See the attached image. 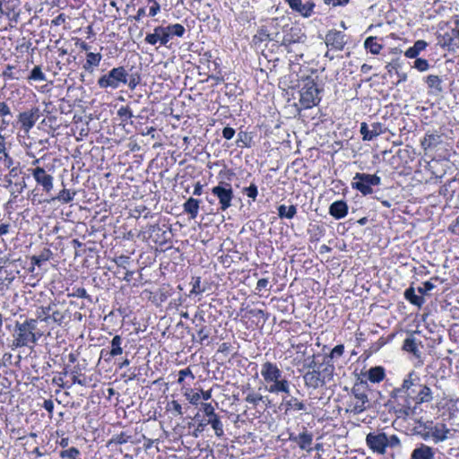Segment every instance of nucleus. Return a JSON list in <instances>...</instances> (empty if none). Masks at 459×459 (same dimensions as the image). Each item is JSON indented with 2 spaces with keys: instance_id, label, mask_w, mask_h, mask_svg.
Here are the masks:
<instances>
[{
  "instance_id": "50",
  "label": "nucleus",
  "mask_w": 459,
  "mask_h": 459,
  "mask_svg": "<svg viewBox=\"0 0 459 459\" xmlns=\"http://www.w3.org/2000/svg\"><path fill=\"white\" fill-rule=\"evenodd\" d=\"M148 3L152 4L149 9V16H156L160 11V3L157 0H148Z\"/></svg>"
},
{
  "instance_id": "41",
  "label": "nucleus",
  "mask_w": 459,
  "mask_h": 459,
  "mask_svg": "<svg viewBox=\"0 0 459 459\" xmlns=\"http://www.w3.org/2000/svg\"><path fill=\"white\" fill-rule=\"evenodd\" d=\"M245 401L247 403L252 404L253 406H256L259 404V403L264 401V396L259 393H255V392L252 391L247 394V395L245 398Z\"/></svg>"
},
{
  "instance_id": "7",
  "label": "nucleus",
  "mask_w": 459,
  "mask_h": 459,
  "mask_svg": "<svg viewBox=\"0 0 459 459\" xmlns=\"http://www.w3.org/2000/svg\"><path fill=\"white\" fill-rule=\"evenodd\" d=\"M318 94L319 90L314 80H306L299 91V103L303 108L307 109L316 106L320 102Z\"/></svg>"
},
{
  "instance_id": "52",
  "label": "nucleus",
  "mask_w": 459,
  "mask_h": 459,
  "mask_svg": "<svg viewBox=\"0 0 459 459\" xmlns=\"http://www.w3.org/2000/svg\"><path fill=\"white\" fill-rule=\"evenodd\" d=\"M188 376L191 377L192 379L195 378V376L193 375V373L189 368L181 369L178 372V384H182L184 382V379L186 378V377H188Z\"/></svg>"
},
{
  "instance_id": "17",
  "label": "nucleus",
  "mask_w": 459,
  "mask_h": 459,
  "mask_svg": "<svg viewBox=\"0 0 459 459\" xmlns=\"http://www.w3.org/2000/svg\"><path fill=\"white\" fill-rule=\"evenodd\" d=\"M290 440L298 444L299 447L307 452L312 450L313 435L307 430L299 435H290Z\"/></svg>"
},
{
  "instance_id": "62",
  "label": "nucleus",
  "mask_w": 459,
  "mask_h": 459,
  "mask_svg": "<svg viewBox=\"0 0 459 459\" xmlns=\"http://www.w3.org/2000/svg\"><path fill=\"white\" fill-rule=\"evenodd\" d=\"M11 115V109L5 102H0V116L5 117Z\"/></svg>"
},
{
  "instance_id": "5",
  "label": "nucleus",
  "mask_w": 459,
  "mask_h": 459,
  "mask_svg": "<svg viewBox=\"0 0 459 459\" xmlns=\"http://www.w3.org/2000/svg\"><path fill=\"white\" fill-rule=\"evenodd\" d=\"M126 69L124 66L112 68L107 74L98 79V85L100 89H118L121 85L126 84Z\"/></svg>"
},
{
  "instance_id": "51",
  "label": "nucleus",
  "mask_w": 459,
  "mask_h": 459,
  "mask_svg": "<svg viewBox=\"0 0 459 459\" xmlns=\"http://www.w3.org/2000/svg\"><path fill=\"white\" fill-rule=\"evenodd\" d=\"M117 115L123 121H126L133 117L132 110L128 107H121L117 110Z\"/></svg>"
},
{
  "instance_id": "49",
  "label": "nucleus",
  "mask_w": 459,
  "mask_h": 459,
  "mask_svg": "<svg viewBox=\"0 0 459 459\" xmlns=\"http://www.w3.org/2000/svg\"><path fill=\"white\" fill-rule=\"evenodd\" d=\"M413 67L420 72H425L429 68V65L428 60L423 58H417L414 62Z\"/></svg>"
},
{
  "instance_id": "10",
  "label": "nucleus",
  "mask_w": 459,
  "mask_h": 459,
  "mask_svg": "<svg viewBox=\"0 0 459 459\" xmlns=\"http://www.w3.org/2000/svg\"><path fill=\"white\" fill-rule=\"evenodd\" d=\"M285 1L293 12L298 13L304 18H308L314 13L316 4L313 0H306L305 2L302 0Z\"/></svg>"
},
{
  "instance_id": "13",
  "label": "nucleus",
  "mask_w": 459,
  "mask_h": 459,
  "mask_svg": "<svg viewBox=\"0 0 459 459\" xmlns=\"http://www.w3.org/2000/svg\"><path fill=\"white\" fill-rule=\"evenodd\" d=\"M420 383V378L414 371H411L403 379L402 385L393 390V396L396 398L405 397L408 391L412 389L413 386H417Z\"/></svg>"
},
{
  "instance_id": "14",
  "label": "nucleus",
  "mask_w": 459,
  "mask_h": 459,
  "mask_svg": "<svg viewBox=\"0 0 459 459\" xmlns=\"http://www.w3.org/2000/svg\"><path fill=\"white\" fill-rule=\"evenodd\" d=\"M144 41L150 45H156L158 42L161 46H167L169 41L167 30L164 26H157L153 29L152 33L145 36Z\"/></svg>"
},
{
  "instance_id": "37",
  "label": "nucleus",
  "mask_w": 459,
  "mask_h": 459,
  "mask_svg": "<svg viewBox=\"0 0 459 459\" xmlns=\"http://www.w3.org/2000/svg\"><path fill=\"white\" fill-rule=\"evenodd\" d=\"M426 83L429 88L434 89L435 91L440 92L442 91V81L437 75L430 74L426 77Z\"/></svg>"
},
{
  "instance_id": "47",
  "label": "nucleus",
  "mask_w": 459,
  "mask_h": 459,
  "mask_svg": "<svg viewBox=\"0 0 459 459\" xmlns=\"http://www.w3.org/2000/svg\"><path fill=\"white\" fill-rule=\"evenodd\" d=\"M243 192L252 201H255V199H256V197L258 195V189H257V186L255 184H251L249 186L245 187L243 189Z\"/></svg>"
},
{
  "instance_id": "63",
  "label": "nucleus",
  "mask_w": 459,
  "mask_h": 459,
  "mask_svg": "<svg viewBox=\"0 0 459 459\" xmlns=\"http://www.w3.org/2000/svg\"><path fill=\"white\" fill-rule=\"evenodd\" d=\"M13 66L11 65H8L5 68V70L3 72V76L7 79H10V80L16 79L13 74Z\"/></svg>"
},
{
  "instance_id": "19",
  "label": "nucleus",
  "mask_w": 459,
  "mask_h": 459,
  "mask_svg": "<svg viewBox=\"0 0 459 459\" xmlns=\"http://www.w3.org/2000/svg\"><path fill=\"white\" fill-rule=\"evenodd\" d=\"M416 387H418L419 390L415 396V403H429L433 401V393L430 387L421 383H420Z\"/></svg>"
},
{
  "instance_id": "61",
  "label": "nucleus",
  "mask_w": 459,
  "mask_h": 459,
  "mask_svg": "<svg viewBox=\"0 0 459 459\" xmlns=\"http://www.w3.org/2000/svg\"><path fill=\"white\" fill-rule=\"evenodd\" d=\"M200 283H201L200 278H196L195 280V281L193 282V287L190 291L191 294H199L204 291V290L200 288Z\"/></svg>"
},
{
  "instance_id": "59",
  "label": "nucleus",
  "mask_w": 459,
  "mask_h": 459,
  "mask_svg": "<svg viewBox=\"0 0 459 459\" xmlns=\"http://www.w3.org/2000/svg\"><path fill=\"white\" fill-rule=\"evenodd\" d=\"M235 135V130L232 128V127H230V126H226L223 128L222 130V136L227 139V140H230L234 137Z\"/></svg>"
},
{
  "instance_id": "1",
  "label": "nucleus",
  "mask_w": 459,
  "mask_h": 459,
  "mask_svg": "<svg viewBox=\"0 0 459 459\" xmlns=\"http://www.w3.org/2000/svg\"><path fill=\"white\" fill-rule=\"evenodd\" d=\"M261 377L265 390L273 394H290V382L274 362L265 361L261 365Z\"/></svg>"
},
{
  "instance_id": "20",
  "label": "nucleus",
  "mask_w": 459,
  "mask_h": 459,
  "mask_svg": "<svg viewBox=\"0 0 459 459\" xmlns=\"http://www.w3.org/2000/svg\"><path fill=\"white\" fill-rule=\"evenodd\" d=\"M303 378L305 385L308 388L316 389L325 385L316 369L307 371Z\"/></svg>"
},
{
  "instance_id": "39",
  "label": "nucleus",
  "mask_w": 459,
  "mask_h": 459,
  "mask_svg": "<svg viewBox=\"0 0 459 459\" xmlns=\"http://www.w3.org/2000/svg\"><path fill=\"white\" fill-rule=\"evenodd\" d=\"M81 453L76 447H70L60 452L59 455L64 459H81L79 458Z\"/></svg>"
},
{
  "instance_id": "58",
  "label": "nucleus",
  "mask_w": 459,
  "mask_h": 459,
  "mask_svg": "<svg viewBox=\"0 0 459 459\" xmlns=\"http://www.w3.org/2000/svg\"><path fill=\"white\" fill-rule=\"evenodd\" d=\"M129 256L120 255L115 260V262L119 267L126 268V265L129 264Z\"/></svg>"
},
{
  "instance_id": "54",
  "label": "nucleus",
  "mask_w": 459,
  "mask_h": 459,
  "mask_svg": "<svg viewBox=\"0 0 459 459\" xmlns=\"http://www.w3.org/2000/svg\"><path fill=\"white\" fill-rule=\"evenodd\" d=\"M344 352V346L342 344L336 345L330 353V358L341 357Z\"/></svg>"
},
{
  "instance_id": "29",
  "label": "nucleus",
  "mask_w": 459,
  "mask_h": 459,
  "mask_svg": "<svg viewBox=\"0 0 459 459\" xmlns=\"http://www.w3.org/2000/svg\"><path fill=\"white\" fill-rule=\"evenodd\" d=\"M123 338L120 335H115L110 342L109 356L114 358L123 353Z\"/></svg>"
},
{
  "instance_id": "16",
  "label": "nucleus",
  "mask_w": 459,
  "mask_h": 459,
  "mask_svg": "<svg viewBox=\"0 0 459 459\" xmlns=\"http://www.w3.org/2000/svg\"><path fill=\"white\" fill-rule=\"evenodd\" d=\"M325 43L335 50H342L345 44V35L337 30L329 31L325 36Z\"/></svg>"
},
{
  "instance_id": "36",
  "label": "nucleus",
  "mask_w": 459,
  "mask_h": 459,
  "mask_svg": "<svg viewBox=\"0 0 459 459\" xmlns=\"http://www.w3.org/2000/svg\"><path fill=\"white\" fill-rule=\"evenodd\" d=\"M208 424L214 429L217 437H221L224 434L223 424L217 415H213V418L208 420Z\"/></svg>"
},
{
  "instance_id": "27",
  "label": "nucleus",
  "mask_w": 459,
  "mask_h": 459,
  "mask_svg": "<svg viewBox=\"0 0 459 459\" xmlns=\"http://www.w3.org/2000/svg\"><path fill=\"white\" fill-rule=\"evenodd\" d=\"M428 44L422 39L417 40L412 47H410L404 53L408 58H416L418 55L427 48Z\"/></svg>"
},
{
  "instance_id": "12",
  "label": "nucleus",
  "mask_w": 459,
  "mask_h": 459,
  "mask_svg": "<svg viewBox=\"0 0 459 459\" xmlns=\"http://www.w3.org/2000/svg\"><path fill=\"white\" fill-rule=\"evenodd\" d=\"M431 423L430 436L435 444L444 442L450 438L453 434L452 430L443 422Z\"/></svg>"
},
{
  "instance_id": "24",
  "label": "nucleus",
  "mask_w": 459,
  "mask_h": 459,
  "mask_svg": "<svg viewBox=\"0 0 459 459\" xmlns=\"http://www.w3.org/2000/svg\"><path fill=\"white\" fill-rule=\"evenodd\" d=\"M200 201L190 197L183 204L184 212L190 215L191 219H195L199 212Z\"/></svg>"
},
{
  "instance_id": "18",
  "label": "nucleus",
  "mask_w": 459,
  "mask_h": 459,
  "mask_svg": "<svg viewBox=\"0 0 459 459\" xmlns=\"http://www.w3.org/2000/svg\"><path fill=\"white\" fill-rule=\"evenodd\" d=\"M410 459H436L435 449L420 443L412 450Z\"/></svg>"
},
{
  "instance_id": "21",
  "label": "nucleus",
  "mask_w": 459,
  "mask_h": 459,
  "mask_svg": "<svg viewBox=\"0 0 459 459\" xmlns=\"http://www.w3.org/2000/svg\"><path fill=\"white\" fill-rule=\"evenodd\" d=\"M329 213L336 220L344 218L348 213V205L344 201H335L329 207Z\"/></svg>"
},
{
  "instance_id": "44",
  "label": "nucleus",
  "mask_w": 459,
  "mask_h": 459,
  "mask_svg": "<svg viewBox=\"0 0 459 459\" xmlns=\"http://www.w3.org/2000/svg\"><path fill=\"white\" fill-rule=\"evenodd\" d=\"M167 411H172L173 414L177 416H182L184 414L182 406L176 400H173L167 404Z\"/></svg>"
},
{
  "instance_id": "9",
  "label": "nucleus",
  "mask_w": 459,
  "mask_h": 459,
  "mask_svg": "<svg viewBox=\"0 0 459 459\" xmlns=\"http://www.w3.org/2000/svg\"><path fill=\"white\" fill-rule=\"evenodd\" d=\"M36 183L42 187L46 193H49L54 187V177L45 170L44 168L37 166L29 169Z\"/></svg>"
},
{
  "instance_id": "56",
  "label": "nucleus",
  "mask_w": 459,
  "mask_h": 459,
  "mask_svg": "<svg viewBox=\"0 0 459 459\" xmlns=\"http://www.w3.org/2000/svg\"><path fill=\"white\" fill-rule=\"evenodd\" d=\"M434 288L435 285L433 283H431L430 281H425L422 287L418 288V291L423 295L432 290Z\"/></svg>"
},
{
  "instance_id": "4",
  "label": "nucleus",
  "mask_w": 459,
  "mask_h": 459,
  "mask_svg": "<svg viewBox=\"0 0 459 459\" xmlns=\"http://www.w3.org/2000/svg\"><path fill=\"white\" fill-rule=\"evenodd\" d=\"M36 328V319H28L23 323H17L13 334V345L15 347H25L35 344L38 340L34 333Z\"/></svg>"
},
{
  "instance_id": "2",
  "label": "nucleus",
  "mask_w": 459,
  "mask_h": 459,
  "mask_svg": "<svg viewBox=\"0 0 459 459\" xmlns=\"http://www.w3.org/2000/svg\"><path fill=\"white\" fill-rule=\"evenodd\" d=\"M369 393L370 389L367 382L356 383L349 393L345 411L350 414L358 415L369 409L371 406L368 398Z\"/></svg>"
},
{
  "instance_id": "43",
  "label": "nucleus",
  "mask_w": 459,
  "mask_h": 459,
  "mask_svg": "<svg viewBox=\"0 0 459 459\" xmlns=\"http://www.w3.org/2000/svg\"><path fill=\"white\" fill-rule=\"evenodd\" d=\"M66 316L65 312L60 310H53L50 312V323H56L58 325H61L65 319Z\"/></svg>"
},
{
  "instance_id": "57",
  "label": "nucleus",
  "mask_w": 459,
  "mask_h": 459,
  "mask_svg": "<svg viewBox=\"0 0 459 459\" xmlns=\"http://www.w3.org/2000/svg\"><path fill=\"white\" fill-rule=\"evenodd\" d=\"M430 429H431V423L430 422H428L427 424L424 425L423 427V429H422V433H421V437L424 439V440H429V439H431L432 440V436H430Z\"/></svg>"
},
{
  "instance_id": "48",
  "label": "nucleus",
  "mask_w": 459,
  "mask_h": 459,
  "mask_svg": "<svg viewBox=\"0 0 459 459\" xmlns=\"http://www.w3.org/2000/svg\"><path fill=\"white\" fill-rule=\"evenodd\" d=\"M69 297L82 298L91 299L90 295L87 293L84 288H75L72 293L68 294Z\"/></svg>"
},
{
  "instance_id": "25",
  "label": "nucleus",
  "mask_w": 459,
  "mask_h": 459,
  "mask_svg": "<svg viewBox=\"0 0 459 459\" xmlns=\"http://www.w3.org/2000/svg\"><path fill=\"white\" fill-rule=\"evenodd\" d=\"M55 306L54 303H50L48 306H40L36 308L35 315L36 320H39L46 324L50 323V312L52 311V307Z\"/></svg>"
},
{
  "instance_id": "45",
  "label": "nucleus",
  "mask_w": 459,
  "mask_h": 459,
  "mask_svg": "<svg viewBox=\"0 0 459 459\" xmlns=\"http://www.w3.org/2000/svg\"><path fill=\"white\" fill-rule=\"evenodd\" d=\"M75 195V193H71L68 189H63L59 192L56 199L64 204L71 202Z\"/></svg>"
},
{
  "instance_id": "26",
  "label": "nucleus",
  "mask_w": 459,
  "mask_h": 459,
  "mask_svg": "<svg viewBox=\"0 0 459 459\" xmlns=\"http://www.w3.org/2000/svg\"><path fill=\"white\" fill-rule=\"evenodd\" d=\"M368 379L372 383H379L385 377V368L381 366L373 367L366 374Z\"/></svg>"
},
{
  "instance_id": "6",
  "label": "nucleus",
  "mask_w": 459,
  "mask_h": 459,
  "mask_svg": "<svg viewBox=\"0 0 459 459\" xmlns=\"http://www.w3.org/2000/svg\"><path fill=\"white\" fill-rule=\"evenodd\" d=\"M381 178L376 174L356 173L351 182V187L358 190L363 195H368L373 193L372 186H379Z\"/></svg>"
},
{
  "instance_id": "8",
  "label": "nucleus",
  "mask_w": 459,
  "mask_h": 459,
  "mask_svg": "<svg viewBox=\"0 0 459 459\" xmlns=\"http://www.w3.org/2000/svg\"><path fill=\"white\" fill-rule=\"evenodd\" d=\"M211 192L218 199L221 211H226L232 205L234 193L230 183L220 182L211 189Z\"/></svg>"
},
{
  "instance_id": "60",
  "label": "nucleus",
  "mask_w": 459,
  "mask_h": 459,
  "mask_svg": "<svg viewBox=\"0 0 459 459\" xmlns=\"http://www.w3.org/2000/svg\"><path fill=\"white\" fill-rule=\"evenodd\" d=\"M203 411L210 418H213V415H216L214 413V407L211 403H203Z\"/></svg>"
},
{
  "instance_id": "23",
  "label": "nucleus",
  "mask_w": 459,
  "mask_h": 459,
  "mask_svg": "<svg viewBox=\"0 0 459 459\" xmlns=\"http://www.w3.org/2000/svg\"><path fill=\"white\" fill-rule=\"evenodd\" d=\"M441 143V136L437 134L427 133L420 142L424 150L432 149Z\"/></svg>"
},
{
  "instance_id": "42",
  "label": "nucleus",
  "mask_w": 459,
  "mask_h": 459,
  "mask_svg": "<svg viewBox=\"0 0 459 459\" xmlns=\"http://www.w3.org/2000/svg\"><path fill=\"white\" fill-rule=\"evenodd\" d=\"M29 80L44 82L47 78L40 66L37 65L31 70Z\"/></svg>"
},
{
  "instance_id": "3",
  "label": "nucleus",
  "mask_w": 459,
  "mask_h": 459,
  "mask_svg": "<svg viewBox=\"0 0 459 459\" xmlns=\"http://www.w3.org/2000/svg\"><path fill=\"white\" fill-rule=\"evenodd\" d=\"M366 445L373 453L379 455L386 454L387 449H401L402 442L397 435H387L383 430L369 432L366 436Z\"/></svg>"
},
{
  "instance_id": "34",
  "label": "nucleus",
  "mask_w": 459,
  "mask_h": 459,
  "mask_svg": "<svg viewBox=\"0 0 459 459\" xmlns=\"http://www.w3.org/2000/svg\"><path fill=\"white\" fill-rule=\"evenodd\" d=\"M169 39H170L172 36L183 37L186 30L185 27L179 23L170 24L165 27Z\"/></svg>"
},
{
  "instance_id": "53",
  "label": "nucleus",
  "mask_w": 459,
  "mask_h": 459,
  "mask_svg": "<svg viewBox=\"0 0 459 459\" xmlns=\"http://www.w3.org/2000/svg\"><path fill=\"white\" fill-rule=\"evenodd\" d=\"M238 139L237 141L238 145L240 147H248V142H247V134L244 132H240L238 134Z\"/></svg>"
},
{
  "instance_id": "30",
  "label": "nucleus",
  "mask_w": 459,
  "mask_h": 459,
  "mask_svg": "<svg viewBox=\"0 0 459 459\" xmlns=\"http://www.w3.org/2000/svg\"><path fill=\"white\" fill-rule=\"evenodd\" d=\"M404 297L409 302L418 307H420L425 303V299L422 296L416 295L412 287L406 289L404 291Z\"/></svg>"
},
{
  "instance_id": "22",
  "label": "nucleus",
  "mask_w": 459,
  "mask_h": 459,
  "mask_svg": "<svg viewBox=\"0 0 459 459\" xmlns=\"http://www.w3.org/2000/svg\"><path fill=\"white\" fill-rule=\"evenodd\" d=\"M102 59L100 53L88 52L86 54V62L83 64L82 68L90 73H92L94 68L98 67Z\"/></svg>"
},
{
  "instance_id": "33",
  "label": "nucleus",
  "mask_w": 459,
  "mask_h": 459,
  "mask_svg": "<svg viewBox=\"0 0 459 459\" xmlns=\"http://www.w3.org/2000/svg\"><path fill=\"white\" fill-rule=\"evenodd\" d=\"M297 213V208L294 205L286 206L281 204L278 207V215L280 218L292 219Z\"/></svg>"
},
{
  "instance_id": "11",
  "label": "nucleus",
  "mask_w": 459,
  "mask_h": 459,
  "mask_svg": "<svg viewBox=\"0 0 459 459\" xmlns=\"http://www.w3.org/2000/svg\"><path fill=\"white\" fill-rule=\"evenodd\" d=\"M39 108H34L27 111H23L18 116V123L25 134H29L39 119Z\"/></svg>"
},
{
  "instance_id": "40",
  "label": "nucleus",
  "mask_w": 459,
  "mask_h": 459,
  "mask_svg": "<svg viewBox=\"0 0 459 459\" xmlns=\"http://www.w3.org/2000/svg\"><path fill=\"white\" fill-rule=\"evenodd\" d=\"M141 82V76L138 74H129L126 72V84L130 90L134 91Z\"/></svg>"
},
{
  "instance_id": "28",
  "label": "nucleus",
  "mask_w": 459,
  "mask_h": 459,
  "mask_svg": "<svg viewBox=\"0 0 459 459\" xmlns=\"http://www.w3.org/2000/svg\"><path fill=\"white\" fill-rule=\"evenodd\" d=\"M322 369L316 370L318 374H320V377L324 381L325 384L330 382L333 379L334 366L331 363L330 360H327L324 363Z\"/></svg>"
},
{
  "instance_id": "15",
  "label": "nucleus",
  "mask_w": 459,
  "mask_h": 459,
  "mask_svg": "<svg viewBox=\"0 0 459 459\" xmlns=\"http://www.w3.org/2000/svg\"><path fill=\"white\" fill-rule=\"evenodd\" d=\"M383 133H385V128L381 123H373L370 127L365 122L360 124V134L364 141H371Z\"/></svg>"
},
{
  "instance_id": "46",
  "label": "nucleus",
  "mask_w": 459,
  "mask_h": 459,
  "mask_svg": "<svg viewBox=\"0 0 459 459\" xmlns=\"http://www.w3.org/2000/svg\"><path fill=\"white\" fill-rule=\"evenodd\" d=\"M185 396L191 404L197 405L201 398V394L197 392H194L192 389L186 390Z\"/></svg>"
},
{
  "instance_id": "35",
  "label": "nucleus",
  "mask_w": 459,
  "mask_h": 459,
  "mask_svg": "<svg viewBox=\"0 0 459 459\" xmlns=\"http://www.w3.org/2000/svg\"><path fill=\"white\" fill-rule=\"evenodd\" d=\"M286 411L290 410L293 411H305L306 405L303 402L299 401L296 397H291L290 400L284 402Z\"/></svg>"
},
{
  "instance_id": "32",
  "label": "nucleus",
  "mask_w": 459,
  "mask_h": 459,
  "mask_svg": "<svg viewBox=\"0 0 459 459\" xmlns=\"http://www.w3.org/2000/svg\"><path fill=\"white\" fill-rule=\"evenodd\" d=\"M364 47L373 55L379 54L383 48V46L377 42V39L375 37L367 38L364 42Z\"/></svg>"
},
{
  "instance_id": "38",
  "label": "nucleus",
  "mask_w": 459,
  "mask_h": 459,
  "mask_svg": "<svg viewBox=\"0 0 459 459\" xmlns=\"http://www.w3.org/2000/svg\"><path fill=\"white\" fill-rule=\"evenodd\" d=\"M51 252L49 249H45L43 252H41L39 255H33L31 257V263L33 265L40 266L43 262H46L49 260Z\"/></svg>"
},
{
  "instance_id": "55",
  "label": "nucleus",
  "mask_w": 459,
  "mask_h": 459,
  "mask_svg": "<svg viewBox=\"0 0 459 459\" xmlns=\"http://www.w3.org/2000/svg\"><path fill=\"white\" fill-rule=\"evenodd\" d=\"M72 379L74 384H78L80 385H85V380H82L79 377V369L74 368L71 372Z\"/></svg>"
},
{
  "instance_id": "31",
  "label": "nucleus",
  "mask_w": 459,
  "mask_h": 459,
  "mask_svg": "<svg viewBox=\"0 0 459 459\" xmlns=\"http://www.w3.org/2000/svg\"><path fill=\"white\" fill-rule=\"evenodd\" d=\"M419 342L413 336L407 337L403 345V349L408 352L412 353L416 357H420Z\"/></svg>"
},
{
  "instance_id": "64",
  "label": "nucleus",
  "mask_w": 459,
  "mask_h": 459,
  "mask_svg": "<svg viewBox=\"0 0 459 459\" xmlns=\"http://www.w3.org/2000/svg\"><path fill=\"white\" fill-rule=\"evenodd\" d=\"M269 283V281L265 278L258 280L256 283L255 290L258 291H261L262 290L265 289Z\"/></svg>"
}]
</instances>
